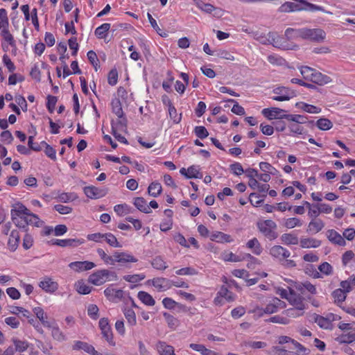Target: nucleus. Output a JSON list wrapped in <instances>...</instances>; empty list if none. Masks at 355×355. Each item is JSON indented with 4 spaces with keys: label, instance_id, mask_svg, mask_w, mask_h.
Segmentation results:
<instances>
[{
    "label": "nucleus",
    "instance_id": "obj_1",
    "mask_svg": "<svg viewBox=\"0 0 355 355\" xmlns=\"http://www.w3.org/2000/svg\"><path fill=\"white\" fill-rule=\"evenodd\" d=\"M10 215L14 224L24 232L28 231V225L40 227L44 223L37 215L32 213L21 202L15 203L12 206Z\"/></svg>",
    "mask_w": 355,
    "mask_h": 355
},
{
    "label": "nucleus",
    "instance_id": "obj_2",
    "mask_svg": "<svg viewBox=\"0 0 355 355\" xmlns=\"http://www.w3.org/2000/svg\"><path fill=\"white\" fill-rule=\"evenodd\" d=\"M277 294L282 298L286 300L289 304L297 308L305 309L306 304L304 302V298L295 291L294 287H287V288H279L277 291Z\"/></svg>",
    "mask_w": 355,
    "mask_h": 355
},
{
    "label": "nucleus",
    "instance_id": "obj_3",
    "mask_svg": "<svg viewBox=\"0 0 355 355\" xmlns=\"http://www.w3.org/2000/svg\"><path fill=\"white\" fill-rule=\"evenodd\" d=\"M300 73L305 80L320 86L329 84L332 81L329 76L308 66L302 67L300 69Z\"/></svg>",
    "mask_w": 355,
    "mask_h": 355
},
{
    "label": "nucleus",
    "instance_id": "obj_4",
    "mask_svg": "<svg viewBox=\"0 0 355 355\" xmlns=\"http://www.w3.org/2000/svg\"><path fill=\"white\" fill-rule=\"evenodd\" d=\"M137 259L132 254L123 251L112 252V268H129L132 263H136Z\"/></svg>",
    "mask_w": 355,
    "mask_h": 355
},
{
    "label": "nucleus",
    "instance_id": "obj_5",
    "mask_svg": "<svg viewBox=\"0 0 355 355\" xmlns=\"http://www.w3.org/2000/svg\"><path fill=\"white\" fill-rule=\"evenodd\" d=\"M288 121V127L293 133L302 135L304 132V128L301 125L307 122V117L300 114H288L286 116Z\"/></svg>",
    "mask_w": 355,
    "mask_h": 355
},
{
    "label": "nucleus",
    "instance_id": "obj_6",
    "mask_svg": "<svg viewBox=\"0 0 355 355\" xmlns=\"http://www.w3.org/2000/svg\"><path fill=\"white\" fill-rule=\"evenodd\" d=\"M257 225L259 230L270 241L275 240L277 237V225L273 220H260Z\"/></svg>",
    "mask_w": 355,
    "mask_h": 355
},
{
    "label": "nucleus",
    "instance_id": "obj_7",
    "mask_svg": "<svg viewBox=\"0 0 355 355\" xmlns=\"http://www.w3.org/2000/svg\"><path fill=\"white\" fill-rule=\"evenodd\" d=\"M326 37V33L322 28H303V40L322 42Z\"/></svg>",
    "mask_w": 355,
    "mask_h": 355
},
{
    "label": "nucleus",
    "instance_id": "obj_8",
    "mask_svg": "<svg viewBox=\"0 0 355 355\" xmlns=\"http://www.w3.org/2000/svg\"><path fill=\"white\" fill-rule=\"evenodd\" d=\"M270 44L276 48L283 50H293L298 47L296 44H289L284 37L278 35L275 33L270 32Z\"/></svg>",
    "mask_w": 355,
    "mask_h": 355
},
{
    "label": "nucleus",
    "instance_id": "obj_9",
    "mask_svg": "<svg viewBox=\"0 0 355 355\" xmlns=\"http://www.w3.org/2000/svg\"><path fill=\"white\" fill-rule=\"evenodd\" d=\"M273 93L276 96H272V99L277 101H288L296 96L294 90L286 87H277L273 89Z\"/></svg>",
    "mask_w": 355,
    "mask_h": 355
},
{
    "label": "nucleus",
    "instance_id": "obj_10",
    "mask_svg": "<svg viewBox=\"0 0 355 355\" xmlns=\"http://www.w3.org/2000/svg\"><path fill=\"white\" fill-rule=\"evenodd\" d=\"M148 285H152L158 292H163L170 289L172 281L164 277H155L147 281Z\"/></svg>",
    "mask_w": 355,
    "mask_h": 355
},
{
    "label": "nucleus",
    "instance_id": "obj_11",
    "mask_svg": "<svg viewBox=\"0 0 355 355\" xmlns=\"http://www.w3.org/2000/svg\"><path fill=\"white\" fill-rule=\"evenodd\" d=\"M261 113L266 118L269 120L282 119H286V116L288 115L285 114L286 111L284 110L275 107L265 108L262 110Z\"/></svg>",
    "mask_w": 355,
    "mask_h": 355
},
{
    "label": "nucleus",
    "instance_id": "obj_12",
    "mask_svg": "<svg viewBox=\"0 0 355 355\" xmlns=\"http://www.w3.org/2000/svg\"><path fill=\"white\" fill-rule=\"evenodd\" d=\"M286 303L277 297H272L265 307L266 314H272L277 312L279 309H284Z\"/></svg>",
    "mask_w": 355,
    "mask_h": 355
},
{
    "label": "nucleus",
    "instance_id": "obj_13",
    "mask_svg": "<svg viewBox=\"0 0 355 355\" xmlns=\"http://www.w3.org/2000/svg\"><path fill=\"white\" fill-rule=\"evenodd\" d=\"M110 272L107 270H98L92 274L89 277V282L94 285H102L108 279Z\"/></svg>",
    "mask_w": 355,
    "mask_h": 355
},
{
    "label": "nucleus",
    "instance_id": "obj_14",
    "mask_svg": "<svg viewBox=\"0 0 355 355\" xmlns=\"http://www.w3.org/2000/svg\"><path fill=\"white\" fill-rule=\"evenodd\" d=\"M39 286L45 292L53 293L58 289L57 282L49 277H44L39 283Z\"/></svg>",
    "mask_w": 355,
    "mask_h": 355
},
{
    "label": "nucleus",
    "instance_id": "obj_15",
    "mask_svg": "<svg viewBox=\"0 0 355 355\" xmlns=\"http://www.w3.org/2000/svg\"><path fill=\"white\" fill-rule=\"evenodd\" d=\"M270 254L275 259L282 261L290 257L291 252L281 245H274L270 249Z\"/></svg>",
    "mask_w": 355,
    "mask_h": 355
},
{
    "label": "nucleus",
    "instance_id": "obj_16",
    "mask_svg": "<svg viewBox=\"0 0 355 355\" xmlns=\"http://www.w3.org/2000/svg\"><path fill=\"white\" fill-rule=\"evenodd\" d=\"M294 288L301 294H305V291L309 292L311 295L317 293L315 285L307 281L304 282H295Z\"/></svg>",
    "mask_w": 355,
    "mask_h": 355
},
{
    "label": "nucleus",
    "instance_id": "obj_17",
    "mask_svg": "<svg viewBox=\"0 0 355 355\" xmlns=\"http://www.w3.org/2000/svg\"><path fill=\"white\" fill-rule=\"evenodd\" d=\"M107 190L99 189L94 186L85 187L84 188L85 194L92 199L101 198L107 193Z\"/></svg>",
    "mask_w": 355,
    "mask_h": 355
},
{
    "label": "nucleus",
    "instance_id": "obj_18",
    "mask_svg": "<svg viewBox=\"0 0 355 355\" xmlns=\"http://www.w3.org/2000/svg\"><path fill=\"white\" fill-rule=\"evenodd\" d=\"M155 349L159 355H175L174 347L164 341H157Z\"/></svg>",
    "mask_w": 355,
    "mask_h": 355
},
{
    "label": "nucleus",
    "instance_id": "obj_19",
    "mask_svg": "<svg viewBox=\"0 0 355 355\" xmlns=\"http://www.w3.org/2000/svg\"><path fill=\"white\" fill-rule=\"evenodd\" d=\"M69 266L72 270L80 272L90 270L95 266V264L93 262L87 261H75L69 263Z\"/></svg>",
    "mask_w": 355,
    "mask_h": 355
},
{
    "label": "nucleus",
    "instance_id": "obj_20",
    "mask_svg": "<svg viewBox=\"0 0 355 355\" xmlns=\"http://www.w3.org/2000/svg\"><path fill=\"white\" fill-rule=\"evenodd\" d=\"M73 348V349H82L92 355H103L97 352L92 345L83 341H76L74 343Z\"/></svg>",
    "mask_w": 355,
    "mask_h": 355
},
{
    "label": "nucleus",
    "instance_id": "obj_21",
    "mask_svg": "<svg viewBox=\"0 0 355 355\" xmlns=\"http://www.w3.org/2000/svg\"><path fill=\"white\" fill-rule=\"evenodd\" d=\"M324 227V223L321 219H312L307 227L306 232L315 234L320 232Z\"/></svg>",
    "mask_w": 355,
    "mask_h": 355
},
{
    "label": "nucleus",
    "instance_id": "obj_22",
    "mask_svg": "<svg viewBox=\"0 0 355 355\" xmlns=\"http://www.w3.org/2000/svg\"><path fill=\"white\" fill-rule=\"evenodd\" d=\"M19 242L20 234L19 231L17 230H12L8 241L9 249L12 252L15 251L19 246Z\"/></svg>",
    "mask_w": 355,
    "mask_h": 355
},
{
    "label": "nucleus",
    "instance_id": "obj_23",
    "mask_svg": "<svg viewBox=\"0 0 355 355\" xmlns=\"http://www.w3.org/2000/svg\"><path fill=\"white\" fill-rule=\"evenodd\" d=\"M300 244L302 248H316L321 245V241L311 237H302Z\"/></svg>",
    "mask_w": 355,
    "mask_h": 355
},
{
    "label": "nucleus",
    "instance_id": "obj_24",
    "mask_svg": "<svg viewBox=\"0 0 355 355\" xmlns=\"http://www.w3.org/2000/svg\"><path fill=\"white\" fill-rule=\"evenodd\" d=\"M116 105L114 107V112H115L116 115L119 118L118 123L120 126L121 130H123L126 128V119L123 117V112L121 108V102L119 100H117L116 102Z\"/></svg>",
    "mask_w": 355,
    "mask_h": 355
},
{
    "label": "nucleus",
    "instance_id": "obj_25",
    "mask_svg": "<svg viewBox=\"0 0 355 355\" xmlns=\"http://www.w3.org/2000/svg\"><path fill=\"white\" fill-rule=\"evenodd\" d=\"M210 239L218 243H231L233 241L231 236L221 232H214L210 235Z\"/></svg>",
    "mask_w": 355,
    "mask_h": 355
},
{
    "label": "nucleus",
    "instance_id": "obj_26",
    "mask_svg": "<svg viewBox=\"0 0 355 355\" xmlns=\"http://www.w3.org/2000/svg\"><path fill=\"white\" fill-rule=\"evenodd\" d=\"M33 311V313L37 316V318L40 320V321L45 327H51V323H53V320L51 322L47 320V315L41 307H35Z\"/></svg>",
    "mask_w": 355,
    "mask_h": 355
},
{
    "label": "nucleus",
    "instance_id": "obj_27",
    "mask_svg": "<svg viewBox=\"0 0 355 355\" xmlns=\"http://www.w3.org/2000/svg\"><path fill=\"white\" fill-rule=\"evenodd\" d=\"M280 240L283 244L286 245H297L300 243L297 236L293 233L283 234Z\"/></svg>",
    "mask_w": 355,
    "mask_h": 355
},
{
    "label": "nucleus",
    "instance_id": "obj_28",
    "mask_svg": "<svg viewBox=\"0 0 355 355\" xmlns=\"http://www.w3.org/2000/svg\"><path fill=\"white\" fill-rule=\"evenodd\" d=\"M189 347L193 350L200 352L202 355H222L221 354L207 349L205 345L201 344L191 343Z\"/></svg>",
    "mask_w": 355,
    "mask_h": 355
},
{
    "label": "nucleus",
    "instance_id": "obj_29",
    "mask_svg": "<svg viewBox=\"0 0 355 355\" xmlns=\"http://www.w3.org/2000/svg\"><path fill=\"white\" fill-rule=\"evenodd\" d=\"M134 205L141 211L149 214L151 212L150 207L148 205L146 200L141 197L135 198L133 199Z\"/></svg>",
    "mask_w": 355,
    "mask_h": 355
},
{
    "label": "nucleus",
    "instance_id": "obj_30",
    "mask_svg": "<svg viewBox=\"0 0 355 355\" xmlns=\"http://www.w3.org/2000/svg\"><path fill=\"white\" fill-rule=\"evenodd\" d=\"M246 246L256 255H260L263 251V248L257 238H253L248 241L246 243Z\"/></svg>",
    "mask_w": 355,
    "mask_h": 355
},
{
    "label": "nucleus",
    "instance_id": "obj_31",
    "mask_svg": "<svg viewBox=\"0 0 355 355\" xmlns=\"http://www.w3.org/2000/svg\"><path fill=\"white\" fill-rule=\"evenodd\" d=\"M51 329V336L52 337L60 342L64 341L66 340L65 335L62 333V331L60 329L58 324L53 320V323H51V327H49Z\"/></svg>",
    "mask_w": 355,
    "mask_h": 355
},
{
    "label": "nucleus",
    "instance_id": "obj_32",
    "mask_svg": "<svg viewBox=\"0 0 355 355\" xmlns=\"http://www.w3.org/2000/svg\"><path fill=\"white\" fill-rule=\"evenodd\" d=\"M99 328L101 330V334L105 339L110 343L109 332L110 330V326L109 324V320L107 318H103L99 320Z\"/></svg>",
    "mask_w": 355,
    "mask_h": 355
},
{
    "label": "nucleus",
    "instance_id": "obj_33",
    "mask_svg": "<svg viewBox=\"0 0 355 355\" xmlns=\"http://www.w3.org/2000/svg\"><path fill=\"white\" fill-rule=\"evenodd\" d=\"M137 297L146 306H153L155 304V300L153 296L146 291H139L137 294Z\"/></svg>",
    "mask_w": 355,
    "mask_h": 355
},
{
    "label": "nucleus",
    "instance_id": "obj_34",
    "mask_svg": "<svg viewBox=\"0 0 355 355\" xmlns=\"http://www.w3.org/2000/svg\"><path fill=\"white\" fill-rule=\"evenodd\" d=\"M285 37L288 40L303 39V28H287L285 31Z\"/></svg>",
    "mask_w": 355,
    "mask_h": 355
},
{
    "label": "nucleus",
    "instance_id": "obj_35",
    "mask_svg": "<svg viewBox=\"0 0 355 355\" xmlns=\"http://www.w3.org/2000/svg\"><path fill=\"white\" fill-rule=\"evenodd\" d=\"M327 237L329 240L339 245H344L345 241L343 236L334 230H330L327 232Z\"/></svg>",
    "mask_w": 355,
    "mask_h": 355
},
{
    "label": "nucleus",
    "instance_id": "obj_36",
    "mask_svg": "<svg viewBox=\"0 0 355 355\" xmlns=\"http://www.w3.org/2000/svg\"><path fill=\"white\" fill-rule=\"evenodd\" d=\"M306 8H304L302 4H297L293 2H286L282 4L280 7V10L282 12H292L297 10H303Z\"/></svg>",
    "mask_w": 355,
    "mask_h": 355
},
{
    "label": "nucleus",
    "instance_id": "obj_37",
    "mask_svg": "<svg viewBox=\"0 0 355 355\" xmlns=\"http://www.w3.org/2000/svg\"><path fill=\"white\" fill-rule=\"evenodd\" d=\"M332 297L334 300V302L339 306H341V304L346 299L347 294L343 289L338 288L333 291Z\"/></svg>",
    "mask_w": 355,
    "mask_h": 355
},
{
    "label": "nucleus",
    "instance_id": "obj_38",
    "mask_svg": "<svg viewBox=\"0 0 355 355\" xmlns=\"http://www.w3.org/2000/svg\"><path fill=\"white\" fill-rule=\"evenodd\" d=\"M110 28V24L108 23H105L96 28L94 34L99 39L105 38V37L107 35Z\"/></svg>",
    "mask_w": 355,
    "mask_h": 355
},
{
    "label": "nucleus",
    "instance_id": "obj_39",
    "mask_svg": "<svg viewBox=\"0 0 355 355\" xmlns=\"http://www.w3.org/2000/svg\"><path fill=\"white\" fill-rule=\"evenodd\" d=\"M304 310L305 309H304L293 306V308L286 310L284 313L287 318H295L303 315L304 313Z\"/></svg>",
    "mask_w": 355,
    "mask_h": 355
},
{
    "label": "nucleus",
    "instance_id": "obj_40",
    "mask_svg": "<svg viewBox=\"0 0 355 355\" xmlns=\"http://www.w3.org/2000/svg\"><path fill=\"white\" fill-rule=\"evenodd\" d=\"M54 245H57L61 247H66V246H71V245H77L78 244H80V242H79L78 240L76 239H56L53 241L52 243Z\"/></svg>",
    "mask_w": 355,
    "mask_h": 355
},
{
    "label": "nucleus",
    "instance_id": "obj_41",
    "mask_svg": "<svg viewBox=\"0 0 355 355\" xmlns=\"http://www.w3.org/2000/svg\"><path fill=\"white\" fill-rule=\"evenodd\" d=\"M152 266L159 270H164L168 268L166 263L161 257H155L151 261Z\"/></svg>",
    "mask_w": 355,
    "mask_h": 355
},
{
    "label": "nucleus",
    "instance_id": "obj_42",
    "mask_svg": "<svg viewBox=\"0 0 355 355\" xmlns=\"http://www.w3.org/2000/svg\"><path fill=\"white\" fill-rule=\"evenodd\" d=\"M163 315L169 328L174 330L178 327L180 322L176 318L168 313H164Z\"/></svg>",
    "mask_w": 355,
    "mask_h": 355
},
{
    "label": "nucleus",
    "instance_id": "obj_43",
    "mask_svg": "<svg viewBox=\"0 0 355 355\" xmlns=\"http://www.w3.org/2000/svg\"><path fill=\"white\" fill-rule=\"evenodd\" d=\"M75 286L77 292L80 294H89L92 291V288L87 285L83 280L78 281L75 284Z\"/></svg>",
    "mask_w": 355,
    "mask_h": 355
},
{
    "label": "nucleus",
    "instance_id": "obj_44",
    "mask_svg": "<svg viewBox=\"0 0 355 355\" xmlns=\"http://www.w3.org/2000/svg\"><path fill=\"white\" fill-rule=\"evenodd\" d=\"M12 343L15 345V352H25L29 347V344L26 341L20 340L17 338H12Z\"/></svg>",
    "mask_w": 355,
    "mask_h": 355
},
{
    "label": "nucleus",
    "instance_id": "obj_45",
    "mask_svg": "<svg viewBox=\"0 0 355 355\" xmlns=\"http://www.w3.org/2000/svg\"><path fill=\"white\" fill-rule=\"evenodd\" d=\"M316 125L320 130H328L333 127V123L327 118H321L317 121Z\"/></svg>",
    "mask_w": 355,
    "mask_h": 355
},
{
    "label": "nucleus",
    "instance_id": "obj_46",
    "mask_svg": "<svg viewBox=\"0 0 355 355\" xmlns=\"http://www.w3.org/2000/svg\"><path fill=\"white\" fill-rule=\"evenodd\" d=\"M302 222L297 218H289L284 220V226L288 229H293L296 227H301Z\"/></svg>",
    "mask_w": 355,
    "mask_h": 355
},
{
    "label": "nucleus",
    "instance_id": "obj_47",
    "mask_svg": "<svg viewBox=\"0 0 355 355\" xmlns=\"http://www.w3.org/2000/svg\"><path fill=\"white\" fill-rule=\"evenodd\" d=\"M148 192L150 196L157 197L162 192L161 184L158 182H152L148 187Z\"/></svg>",
    "mask_w": 355,
    "mask_h": 355
},
{
    "label": "nucleus",
    "instance_id": "obj_48",
    "mask_svg": "<svg viewBox=\"0 0 355 355\" xmlns=\"http://www.w3.org/2000/svg\"><path fill=\"white\" fill-rule=\"evenodd\" d=\"M148 19L152 27L156 31V32L162 37H166L168 36L166 32L163 31L157 25V21L150 13L147 14Z\"/></svg>",
    "mask_w": 355,
    "mask_h": 355
},
{
    "label": "nucleus",
    "instance_id": "obj_49",
    "mask_svg": "<svg viewBox=\"0 0 355 355\" xmlns=\"http://www.w3.org/2000/svg\"><path fill=\"white\" fill-rule=\"evenodd\" d=\"M108 236L109 235L107 234L94 233L88 234L87 239L98 242L101 239H105L107 243L111 245V239H110Z\"/></svg>",
    "mask_w": 355,
    "mask_h": 355
},
{
    "label": "nucleus",
    "instance_id": "obj_50",
    "mask_svg": "<svg viewBox=\"0 0 355 355\" xmlns=\"http://www.w3.org/2000/svg\"><path fill=\"white\" fill-rule=\"evenodd\" d=\"M267 60L271 64L277 66L284 65L286 62L283 58L275 54L269 55Z\"/></svg>",
    "mask_w": 355,
    "mask_h": 355
},
{
    "label": "nucleus",
    "instance_id": "obj_51",
    "mask_svg": "<svg viewBox=\"0 0 355 355\" xmlns=\"http://www.w3.org/2000/svg\"><path fill=\"white\" fill-rule=\"evenodd\" d=\"M1 35L3 40L7 42L11 46H15V41L14 40L13 36L10 33L8 27H4L2 28Z\"/></svg>",
    "mask_w": 355,
    "mask_h": 355
},
{
    "label": "nucleus",
    "instance_id": "obj_52",
    "mask_svg": "<svg viewBox=\"0 0 355 355\" xmlns=\"http://www.w3.org/2000/svg\"><path fill=\"white\" fill-rule=\"evenodd\" d=\"M124 315L130 325L134 326L137 324L136 315L133 310L130 309H125L124 311Z\"/></svg>",
    "mask_w": 355,
    "mask_h": 355
},
{
    "label": "nucleus",
    "instance_id": "obj_53",
    "mask_svg": "<svg viewBox=\"0 0 355 355\" xmlns=\"http://www.w3.org/2000/svg\"><path fill=\"white\" fill-rule=\"evenodd\" d=\"M146 275L144 274L128 275L123 277V279L130 283H138L144 279Z\"/></svg>",
    "mask_w": 355,
    "mask_h": 355
},
{
    "label": "nucleus",
    "instance_id": "obj_54",
    "mask_svg": "<svg viewBox=\"0 0 355 355\" xmlns=\"http://www.w3.org/2000/svg\"><path fill=\"white\" fill-rule=\"evenodd\" d=\"M114 210L120 216H125L130 212V207L125 204L114 206Z\"/></svg>",
    "mask_w": 355,
    "mask_h": 355
},
{
    "label": "nucleus",
    "instance_id": "obj_55",
    "mask_svg": "<svg viewBox=\"0 0 355 355\" xmlns=\"http://www.w3.org/2000/svg\"><path fill=\"white\" fill-rule=\"evenodd\" d=\"M194 3L198 8L206 12L210 13L214 10V7L212 5L205 3L201 0H194Z\"/></svg>",
    "mask_w": 355,
    "mask_h": 355
},
{
    "label": "nucleus",
    "instance_id": "obj_56",
    "mask_svg": "<svg viewBox=\"0 0 355 355\" xmlns=\"http://www.w3.org/2000/svg\"><path fill=\"white\" fill-rule=\"evenodd\" d=\"M202 175L200 173L198 167L196 166H191L188 168L187 178H202Z\"/></svg>",
    "mask_w": 355,
    "mask_h": 355
},
{
    "label": "nucleus",
    "instance_id": "obj_57",
    "mask_svg": "<svg viewBox=\"0 0 355 355\" xmlns=\"http://www.w3.org/2000/svg\"><path fill=\"white\" fill-rule=\"evenodd\" d=\"M41 144L44 145L45 146V150H44L45 154L51 159L55 160L56 159L55 150L52 146H51L47 143H46L45 141H42L41 143Z\"/></svg>",
    "mask_w": 355,
    "mask_h": 355
},
{
    "label": "nucleus",
    "instance_id": "obj_58",
    "mask_svg": "<svg viewBox=\"0 0 355 355\" xmlns=\"http://www.w3.org/2000/svg\"><path fill=\"white\" fill-rule=\"evenodd\" d=\"M218 295L222 297V298H225L226 300L229 302H232L234 300V297L230 291L226 287H221L220 290L218 292Z\"/></svg>",
    "mask_w": 355,
    "mask_h": 355
},
{
    "label": "nucleus",
    "instance_id": "obj_59",
    "mask_svg": "<svg viewBox=\"0 0 355 355\" xmlns=\"http://www.w3.org/2000/svg\"><path fill=\"white\" fill-rule=\"evenodd\" d=\"M271 352L274 355H294L292 352L279 346H273L271 349Z\"/></svg>",
    "mask_w": 355,
    "mask_h": 355
},
{
    "label": "nucleus",
    "instance_id": "obj_60",
    "mask_svg": "<svg viewBox=\"0 0 355 355\" xmlns=\"http://www.w3.org/2000/svg\"><path fill=\"white\" fill-rule=\"evenodd\" d=\"M8 26L7 12L4 8L0 9V29Z\"/></svg>",
    "mask_w": 355,
    "mask_h": 355
},
{
    "label": "nucleus",
    "instance_id": "obj_61",
    "mask_svg": "<svg viewBox=\"0 0 355 355\" xmlns=\"http://www.w3.org/2000/svg\"><path fill=\"white\" fill-rule=\"evenodd\" d=\"M230 169L231 172L236 175H240L244 173L242 165L239 162H235L231 164L230 166Z\"/></svg>",
    "mask_w": 355,
    "mask_h": 355
},
{
    "label": "nucleus",
    "instance_id": "obj_62",
    "mask_svg": "<svg viewBox=\"0 0 355 355\" xmlns=\"http://www.w3.org/2000/svg\"><path fill=\"white\" fill-rule=\"evenodd\" d=\"M301 108L308 113L318 114L321 112V108L306 103H303Z\"/></svg>",
    "mask_w": 355,
    "mask_h": 355
},
{
    "label": "nucleus",
    "instance_id": "obj_63",
    "mask_svg": "<svg viewBox=\"0 0 355 355\" xmlns=\"http://www.w3.org/2000/svg\"><path fill=\"white\" fill-rule=\"evenodd\" d=\"M87 313L91 318L96 320L98 318V306L95 304H89L87 308Z\"/></svg>",
    "mask_w": 355,
    "mask_h": 355
},
{
    "label": "nucleus",
    "instance_id": "obj_64",
    "mask_svg": "<svg viewBox=\"0 0 355 355\" xmlns=\"http://www.w3.org/2000/svg\"><path fill=\"white\" fill-rule=\"evenodd\" d=\"M318 269L322 273L326 275H331L333 272L332 266L327 262H324L320 264L318 266Z\"/></svg>",
    "mask_w": 355,
    "mask_h": 355
}]
</instances>
